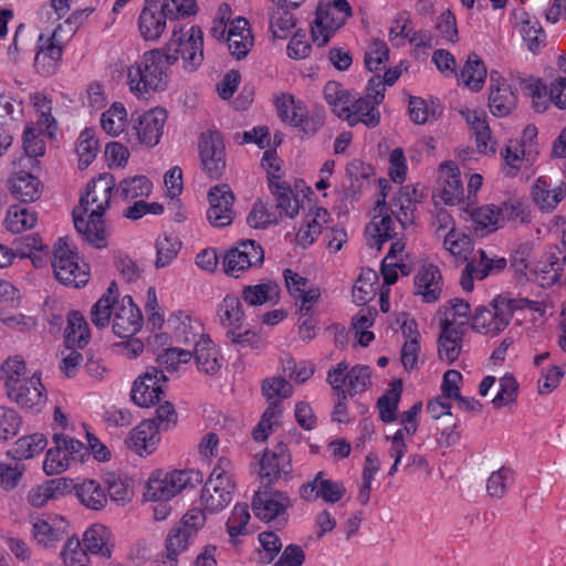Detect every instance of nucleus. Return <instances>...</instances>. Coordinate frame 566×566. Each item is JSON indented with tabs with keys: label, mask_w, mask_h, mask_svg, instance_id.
<instances>
[{
	"label": "nucleus",
	"mask_w": 566,
	"mask_h": 566,
	"mask_svg": "<svg viewBox=\"0 0 566 566\" xmlns=\"http://www.w3.org/2000/svg\"><path fill=\"white\" fill-rule=\"evenodd\" d=\"M166 55L161 49L145 52L140 61L128 69L127 77L130 91L138 94L164 90L167 83Z\"/></svg>",
	"instance_id": "obj_3"
},
{
	"label": "nucleus",
	"mask_w": 566,
	"mask_h": 566,
	"mask_svg": "<svg viewBox=\"0 0 566 566\" xmlns=\"http://www.w3.org/2000/svg\"><path fill=\"white\" fill-rule=\"evenodd\" d=\"M109 531L103 525H93L83 536V545L92 554H99L103 557H111V549L107 546Z\"/></svg>",
	"instance_id": "obj_45"
},
{
	"label": "nucleus",
	"mask_w": 566,
	"mask_h": 566,
	"mask_svg": "<svg viewBox=\"0 0 566 566\" xmlns=\"http://www.w3.org/2000/svg\"><path fill=\"white\" fill-rule=\"evenodd\" d=\"M275 107L279 118L291 126L297 125L302 120L303 108L301 101H296L292 95H282L276 97Z\"/></svg>",
	"instance_id": "obj_49"
},
{
	"label": "nucleus",
	"mask_w": 566,
	"mask_h": 566,
	"mask_svg": "<svg viewBox=\"0 0 566 566\" xmlns=\"http://www.w3.org/2000/svg\"><path fill=\"white\" fill-rule=\"evenodd\" d=\"M167 113L164 108H153L143 114H133L134 129L138 140L149 147L157 145L163 135Z\"/></svg>",
	"instance_id": "obj_14"
},
{
	"label": "nucleus",
	"mask_w": 566,
	"mask_h": 566,
	"mask_svg": "<svg viewBox=\"0 0 566 566\" xmlns=\"http://www.w3.org/2000/svg\"><path fill=\"white\" fill-rule=\"evenodd\" d=\"M370 368L368 366L357 365L347 373L346 394L355 396L365 391L370 386Z\"/></svg>",
	"instance_id": "obj_61"
},
{
	"label": "nucleus",
	"mask_w": 566,
	"mask_h": 566,
	"mask_svg": "<svg viewBox=\"0 0 566 566\" xmlns=\"http://www.w3.org/2000/svg\"><path fill=\"white\" fill-rule=\"evenodd\" d=\"M566 190L563 187L549 188L545 179L538 178L532 187L534 203L545 212L553 211L564 199Z\"/></svg>",
	"instance_id": "obj_33"
},
{
	"label": "nucleus",
	"mask_w": 566,
	"mask_h": 566,
	"mask_svg": "<svg viewBox=\"0 0 566 566\" xmlns=\"http://www.w3.org/2000/svg\"><path fill=\"white\" fill-rule=\"evenodd\" d=\"M56 31L50 36L39 35V45L34 56V69L42 76L53 75L62 59L63 48L55 40Z\"/></svg>",
	"instance_id": "obj_19"
},
{
	"label": "nucleus",
	"mask_w": 566,
	"mask_h": 566,
	"mask_svg": "<svg viewBox=\"0 0 566 566\" xmlns=\"http://www.w3.org/2000/svg\"><path fill=\"white\" fill-rule=\"evenodd\" d=\"M353 92L343 88L342 84L329 81L324 86V98L332 106L333 112L339 117V109L350 105V95Z\"/></svg>",
	"instance_id": "obj_59"
},
{
	"label": "nucleus",
	"mask_w": 566,
	"mask_h": 566,
	"mask_svg": "<svg viewBox=\"0 0 566 566\" xmlns=\"http://www.w3.org/2000/svg\"><path fill=\"white\" fill-rule=\"evenodd\" d=\"M51 265L55 277L64 285L80 287L88 281V273L80 268L77 255L63 238H60L53 247Z\"/></svg>",
	"instance_id": "obj_9"
},
{
	"label": "nucleus",
	"mask_w": 566,
	"mask_h": 566,
	"mask_svg": "<svg viewBox=\"0 0 566 566\" xmlns=\"http://www.w3.org/2000/svg\"><path fill=\"white\" fill-rule=\"evenodd\" d=\"M563 266L558 255L546 253L536 263L534 269L535 279L542 286H551L560 279Z\"/></svg>",
	"instance_id": "obj_39"
},
{
	"label": "nucleus",
	"mask_w": 566,
	"mask_h": 566,
	"mask_svg": "<svg viewBox=\"0 0 566 566\" xmlns=\"http://www.w3.org/2000/svg\"><path fill=\"white\" fill-rule=\"evenodd\" d=\"M478 253L480 254V261H468L461 274L460 284L465 292H471L473 290L474 279L482 280L492 272V264L489 262V258L485 252L483 250H479Z\"/></svg>",
	"instance_id": "obj_43"
},
{
	"label": "nucleus",
	"mask_w": 566,
	"mask_h": 566,
	"mask_svg": "<svg viewBox=\"0 0 566 566\" xmlns=\"http://www.w3.org/2000/svg\"><path fill=\"white\" fill-rule=\"evenodd\" d=\"M209 209L207 218L209 222L217 228L231 224L234 211L232 209L234 196L230 187L226 184L212 187L208 192Z\"/></svg>",
	"instance_id": "obj_13"
},
{
	"label": "nucleus",
	"mask_w": 566,
	"mask_h": 566,
	"mask_svg": "<svg viewBox=\"0 0 566 566\" xmlns=\"http://www.w3.org/2000/svg\"><path fill=\"white\" fill-rule=\"evenodd\" d=\"M151 182L145 176H135L119 182L118 191L125 200H133L138 197H147L151 191Z\"/></svg>",
	"instance_id": "obj_55"
},
{
	"label": "nucleus",
	"mask_w": 566,
	"mask_h": 566,
	"mask_svg": "<svg viewBox=\"0 0 566 566\" xmlns=\"http://www.w3.org/2000/svg\"><path fill=\"white\" fill-rule=\"evenodd\" d=\"M402 391V381L400 379H395L391 381L389 389L378 398L377 408L379 410L380 419L388 423L396 420V412L398 409V405L400 401V396Z\"/></svg>",
	"instance_id": "obj_42"
},
{
	"label": "nucleus",
	"mask_w": 566,
	"mask_h": 566,
	"mask_svg": "<svg viewBox=\"0 0 566 566\" xmlns=\"http://www.w3.org/2000/svg\"><path fill=\"white\" fill-rule=\"evenodd\" d=\"M199 155L205 172L212 179L221 178L226 170V148L219 132L208 130L201 133Z\"/></svg>",
	"instance_id": "obj_10"
},
{
	"label": "nucleus",
	"mask_w": 566,
	"mask_h": 566,
	"mask_svg": "<svg viewBox=\"0 0 566 566\" xmlns=\"http://www.w3.org/2000/svg\"><path fill=\"white\" fill-rule=\"evenodd\" d=\"M38 221L36 213L21 205L12 206L7 213L6 226L7 229L13 233H20L24 230L31 229Z\"/></svg>",
	"instance_id": "obj_47"
},
{
	"label": "nucleus",
	"mask_w": 566,
	"mask_h": 566,
	"mask_svg": "<svg viewBox=\"0 0 566 566\" xmlns=\"http://www.w3.org/2000/svg\"><path fill=\"white\" fill-rule=\"evenodd\" d=\"M378 282V274L371 269L364 270L353 287V297L358 304H366L375 296L374 285Z\"/></svg>",
	"instance_id": "obj_50"
},
{
	"label": "nucleus",
	"mask_w": 566,
	"mask_h": 566,
	"mask_svg": "<svg viewBox=\"0 0 566 566\" xmlns=\"http://www.w3.org/2000/svg\"><path fill=\"white\" fill-rule=\"evenodd\" d=\"M166 64L172 65L179 56L184 67L195 71L203 61V35L199 27L192 25L185 34L174 31L164 49Z\"/></svg>",
	"instance_id": "obj_5"
},
{
	"label": "nucleus",
	"mask_w": 566,
	"mask_h": 566,
	"mask_svg": "<svg viewBox=\"0 0 566 566\" xmlns=\"http://www.w3.org/2000/svg\"><path fill=\"white\" fill-rule=\"evenodd\" d=\"M91 338L90 327L85 317L77 311L67 316V326L64 333L65 347L77 346L84 348Z\"/></svg>",
	"instance_id": "obj_34"
},
{
	"label": "nucleus",
	"mask_w": 566,
	"mask_h": 566,
	"mask_svg": "<svg viewBox=\"0 0 566 566\" xmlns=\"http://www.w3.org/2000/svg\"><path fill=\"white\" fill-rule=\"evenodd\" d=\"M198 369L207 375H216L221 364L219 361V353L213 346L211 339L207 336L206 338L199 339L192 352Z\"/></svg>",
	"instance_id": "obj_36"
},
{
	"label": "nucleus",
	"mask_w": 566,
	"mask_h": 566,
	"mask_svg": "<svg viewBox=\"0 0 566 566\" xmlns=\"http://www.w3.org/2000/svg\"><path fill=\"white\" fill-rule=\"evenodd\" d=\"M440 328L441 333L438 339L439 357L448 364H452L461 353L462 338L465 332L448 326H440Z\"/></svg>",
	"instance_id": "obj_35"
},
{
	"label": "nucleus",
	"mask_w": 566,
	"mask_h": 566,
	"mask_svg": "<svg viewBox=\"0 0 566 566\" xmlns=\"http://www.w3.org/2000/svg\"><path fill=\"white\" fill-rule=\"evenodd\" d=\"M168 380L164 371L155 366L147 367L133 384L130 397L139 407L148 408L159 402L163 386Z\"/></svg>",
	"instance_id": "obj_12"
},
{
	"label": "nucleus",
	"mask_w": 566,
	"mask_h": 566,
	"mask_svg": "<svg viewBox=\"0 0 566 566\" xmlns=\"http://www.w3.org/2000/svg\"><path fill=\"white\" fill-rule=\"evenodd\" d=\"M227 43L230 53L238 60L248 55L253 45V36L245 18L238 17L230 21Z\"/></svg>",
	"instance_id": "obj_25"
},
{
	"label": "nucleus",
	"mask_w": 566,
	"mask_h": 566,
	"mask_svg": "<svg viewBox=\"0 0 566 566\" xmlns=\"http://www.w3.org/2000/svg\"><path fill=\"white\" fill-rule=\"evenodd\" d=\"M290 10L282 9L272 13L270 29L274 38L285 39L295 27V18Z\"/></svg>",
	"instance_id": "obj_64"
},
{
	"label": "nucleus",
	"mask_w": 566,
	"mask_h": 566,
	"mask_svg": "<svg viewBox=\"0 0 566 566\" xmlns=\"http://www.w3.org/2000/svg\"><path fill=\"white\" fill-rule=\"evenodd\" d=\"M290 506L289 495L279 490L258 491L252 500V510L255 516L265 522L281 516Z\"/></svg>",
	"instance_id": "obj_16"
},
{
	"label": "nucleus",
	"mask_w": 566,
	"mask_h": 566,
	"mask_svg": "<svg viewBox=\"0 0 566 566\" xmlns=\"http://www.w3.org/2000/svg\"><path fill=\"white\" fill-rule=\"evenodd\" d=\"M513 480V472L507 467H501L493 471L486 480V492L492 499H502Z\"/></svg>",
	"instance_id": "obj_53"
},
{
	"label": "nucleus",
	"mask_w": 566,
	"mask_h": 566,
	"mask_svg": "<svg viewBox=\"0 0 566 566\" xmlns=\"http://www.w3.org/2000/svg\"><path fill=\"white\" fill-rule=\"evenodd\" d=\"M279 295V286L273 282L248 285L242 291L243 300L250 305H262Z\"/></svg>",
	"instance_id": "obj_51"
},
{
	"label": "nucleus",
	"mask_w": 566,
	"mask_h": 566,
	"mask_svg": "<svg viewBox=\"0 0 566 566\" xmlns=\"http://www.w3.org/2000/svg\"><path fill=\"white\" fill-rule=\"evenodd\" d=\"M74 491L80 502L90 510H101L107 503L104 490L94 480H84L82 483L75 484Z\"/></svg>",
	"instance_id": "obj_38"
},
{
	"label": "nucleus",
	"mask_w": 566,
	"mask_h": 566,
	"mask_svg": "<svg viewBox=\"0 0 566 566\" xmlns=\"http://www.w3.org/2000/svg\"><path fill=\"white\" fill-rule=\"evenodd\" d=\"M174 323V337L178 343L196 346L199 339L207 337L202 333L201 324L198 321L191 319L187 314L179 313Z\"/></svg>",
	"instance_id": "obj_37"
},
{
	"label": "nucleus",
	"mask_w": 566,
	"mask_h": 566,
	"mask_svg": "<svg viewBox=\"0 0 566 566\" xmlns=\"http://www.w3.org/2000/svg\"><path fill=\"white\" fill-rule=\"evenodd\" d=\"M443 245L453 256L464 260L473 249L470 237L457 233L454 228H451L446 234Z\"/></svg>",
	"instance_id": "obj_57"
},
{
	"label": "nucleus",
	"mask_w": 566,
	"mask_h": 566,
	"mask_svg": "<svg viewBox=\"0 0 566 566\" xmlns=\"http://www.w3.org/2000/svg\"><path fill=\"white\" fill-rule=\"evenodd\" d=\"M370 167H365L360 161H352L346 166V179L343 182V191L346 199H354L361 192L367 182Z\"/></svg>",
	"instance_id": "obj_40"
},
{
	"label": "nucleus",
	"mask_w": 566,
	"mask_h": 566,
	"mask_svg": "<svg viewBox=\"0 0 566 566\" xmlns=\"http://www.w3.org/2000/svg\"><path fill=\"white\" fill-rule=\"evenodd\" d=\"M217 315L227 332L242 329L244 321L243 305L238 296L227 295L219 304Z\"/></svg>",
	"instance_id": "obj_32"
},
{
	"label": "nucleus",
	"mask_w": 566,
	"mask_h": 566,
	"mask_svg": "<svg viewBox=\"0 0 566 566\" xmlns=\"http://www.w3.org/2000/svg\"><path fill=\"white\" fill-rule=\"evenodd\" d=\"M520 32L531 52L537 53L545 45L546 34L538 21H522Z\"/></svg>",
	"instance_id": "obj_56"
},
{
	"label": "nucleus",
	"mask_w": 566,
	"mask_h": 566,
	"mask_svg": "<svg viewBox=\"0 0 566 566\" xmlns=\"http://www.w3.org/2000/svg\"><path fill=\"white\" fill-rule=\"evenodd\" d=\"M170 17L163 12V4L157 0H146L139 14L138 27L142 36L147 41L158 40L166 29Z\"/></svg>",
	"instance_id": "obj_22"
},
{
	"label": "nucleus",
	"mask_w": 566,
	"mask_h": 566,
	"mask_svg": "<svg viewBox=\"0 0 566 566\" xmlns=\"http://www.w3.org/2000/svg\"><path fill=\"white\" fill-rule=\"evenodd\" d=\"M203 474L196 470H179L169 473L151 474L148 480L145 496L148 500H167L180 493L186 488H195L202 483Z\"/></svg>",
	"instance_id": "obj_6"
},
{
	"label": "nucleus",
	"mask_w": 566,
	"mask_h": 566,
	"mask_svg": "<svg viewBox=\"0 0 566 566\" xmlns=\"http://www.w3.org/2000/svg\"><path fill=\"white\" fill-rule=\"evenodd\" d=\"M415 294L420 295L423 302H437L442 292L440 270L433 264L421 266L415 276Z\"/></svg>",
	"instance_id": "obj_23"
},
{
	"label": "nucleus",
	"mask_w": 566,
	"mask_h": 566,
	"mask_svg": "<svg viewBox=\"0 0 566 566\" xmlns=\"http://www.w3.org/2000/svg\"><path fill=\"white\" fill-rule=\"evenodd\" d=\"M329 213L325 208H315L305 216L296 234V242L303 248L310 247L322 233L323 227L328 221Z\"/></svg>",
	"instance_id": "obj_28"
},
{
	"label": "nucleus",
	"mask_w": 566,
	"mask_h": 566,
	"mask_svg": "<svg viewBox=\"0 0 566 566\" xmlns=\"http://www.w3.org/2000/svg\"><path fill=\"white\" fill-rule=\"evenodd\" d=\"M462 114L474 132L479 151L485 155H494L496 151V142L492 139V132L486 120V114L478 109H468L467 112H462Z\"/></svg>",
	"instance_id": "obj_27"
},
{
	"label": "nucleus",
	"mask_w": 566,
	"mask_h": 566,
	"mask_svg": "<svg viewBox=\"0 0 566 566\" xmlns=\"http://www.w3.org/2000/svg\"><path fill=\"white\" fill-rule=\"evenodd\" d=\"M389 48L379 39H374L365 51L364 62L366 67L370 71H378L379 66L388 60Z\"/></svg>",
	"instance_id": "obj_63"
},
{
	"label": "nucleus",
	"mask_w": 566,
	"mask_h": 566,
	"mask_svg": "<svg viewBox=\"0 0 566 566\" xmlns=\"http://www.w3.org/2000/svg\"><path fill=\"white\" fill-rule=\"evenodd\" d=\"M126 109L120 103H114L108 111L102 114V128L112 136H117L124 130Z\"/></svg>",
	"instance_id": "obj_54"
},
{
	"label": "nucleus",
	"mask_w": 566,
	"mask_h": 566,
	"mask_svg": "<svg viewBox=\"0 0 566 566\" xmlns=\"http://www.w3.org/2000/svg\"><path fill=\"white\" fill-rule=\"evenodd\" d=\"M490 112L497 117H505L516 107L517 97L512 87L504 81L501 82L497 72H491L490 75Z\"/></svg>",
	"instance_id": "obj_21"
},
{
	"label": "nucleus",
	"mask_w": 566,
	"mask_h": 566,
	"mask_svg": "<svg viewBox=\"0 0 566 566\" xmlns=\"http://www.w3.org/2000/svg\"><path fill=\"white\" fill-rule=\"evenodd\" d=\"M21 422V417L14 409L0 406V442L17 436Z\"/></svg>",
	"instance_id": "obj_62"
},
{
	"label": "nucleus",
	"mask_w": 566,
	"mask_h": 566,
	"mask_svg": "<svg viewBox=\"0 0 566 566\" xmlns=\"http://www.w3.org/2000/svg\"><path fill=\"white\" fill-rule=\"evenodd\" d=\"M118 296L117 283L113 281L106 292L93 305L91 319L97 328H104L109 324L111 316L114 313L113 333L119 338L132 337L142 328L143 315L130 295H125L120 303H118Z\"/></svg>",
	"instance_id": "obj_2"
},
{
	"label": "nucleus",
	"mask_w": 566,
	"mask_h": 566,
	"mask_svg": "<svg viewBox=\"0 0 566 566\" xmlns=\"http://www.w3.org/2000/svg\"><path fill=\"white\" fill-rule=\"evenodd\" d=\"M439 180L442 184L440 196L446 205L454 206L463 199L464 188L454 161L449 160L440 165Z\"/></svg>",
	"instance_id": "obj_24"
},
{
	"label": "nucleus",
	"mask_w": 566,
	"mask_h": 566,
	"mask_svg": "<svg viewBox=\"0 0 566 566\" xmlns=\"http://www.w3.org/2000/svg\"><path fill=\"white\" fill-rule=\"evenodd\" d=\"M11 193L21 202H33L40 198V180L25 171H19L9 179Z\"/></svg>",
	"instance_id": "obj_30"
},
{
	"label": "nucleus",
	"mask_w": 566,
	"mask_h": 566,
	"mask_svg": "<svg viewBox=\"0 0 566 566\" xmlns=\"http://www.w3.org/2000/svg\"><path fill=\"white\" fill-rule=\"evenodd\" d=\"M269 189L274 196L276 208L283 211L287 217L293 218L298 212V200L293 197V191L285 181H275L270 178Z\"/></svg>",
	"instance_id": "obj_44"
},
{
	"label": "nucleus",
	"mask_w": 566,
	"mask_h": 566,
	"mask_svg": "<svg viewBox=\"0 0 566 566\" xmlns=\"http://www.w3.org/2000/svg\"><path fill=\"white\" fill-rule=\"evenodd\" d=\"M486 67L478 54L469 55L460 73V80L472 91H480L486 77Z\"/></svg>",
	"instance_id": "obj_41"
},
{
	"label": "nucleus",
	"mask_w": 566,
	"mask_h": 566,
	"mask_svg": "<svg viewBox=\"0 0 566 566\" xmlns=\"http://www.w3.org/2000/svg\"><path fill=\"white\" fill-rule=\"evenodd\" d=\"M7 395L21 408L30 410H40L46 401L45 388L36 374L23 378V381L9 389Z\"/></svg>",
	"instance_id": "obj_17"
},
{
	"label": "nucleus",
	"mask_w": 566,
	"mask_h": 566,
	"mask_svg": "<svg viewBox=\"0 0 566 566\" xmlns=\"http://www.w3.org/2000/svg\"><path fill=\"white\" fill-rule=\"evenodd\" d=\"M499 385L500 390L492 399V405L495 409H501L514 403L518 395V382L512 374L506 373L501 377Z\"/></svg>",
	"instance_id": "obj_52"
},
{
	"label": "nucleus",
	"mask_w": 566,
	"mask_h": 566,
	"mask_svg": "<svg viewBox=\"0 0 566 566\" xmlns=\"http://www.w3.org/2000/svg\"><path fill=\"white\" fill-rule=\"evenodd\" d=\"M346 493L343 482L324 479V472H318L312 481L304 483L300 488V495L303 500L312 502L318 497L326 503H336Z\"/></svg>",
	"instance_id": "obj_18"
},
{
	"label": "nucleus",
	"mask_w": 566,
	"mask_h": 566,
	"mask_svg": "<svg viewBox=\"0 0 566 566\" xmlns=\"http://www.w3.org/2000/svg\"><path fill=\"white\" fill-rule=\"evenodd\" d=\"M105 483L107 485L108 496L113 502L125 504L133 499L134 491L125 479L111 473L107 474Z\"/></svg>",
	"instance_id": "obj_60"
},
{
	"label": "nucleus",
	"mask_w": 566,
	"mask_h": 566,
	"mask_svg": "<svg viewBox=\"0 0 566 566\" xmlns=\"http://www.w3.org/2000/svg\"><path fill=\"white\" fill-rule=\"evenodd\" d=\"M99 150L98 142L95 139L93 129H84L78 138L76 151L80 157V164L87 167L96 157Z\"/></svg>",
	"instance_id": "obj_58"
},
{
	"label": "nucleus",
	"mask_w": 566,
	"mask_h": 566,
	"mask_svg": "<svg viewBox=\"0 0 566 566\" xmlns=\"http://www.w3.org/2000/svg\"><path fill=\"white\" fill-rule=\"evenodd\" d=\"M227 465L229 461L220 459L201 491V501L210 512L223 510L232 500L234 483L226 470Z\"/></svg>",
	"instance_id": "obj_8"
},
{
	"label": "nucleus",
	"mask_w": 566,
	"mask_h": 566,
	"mask_svg": "<svg viewBox=\"0 0 566 566\" xmlns=\"http://www.w3.org/2000/svg\"><path fill=\"white\" fill-rule=\"evenodd\" d=\"M470 312V304L467 301L453 298L438 312L440 326H448L465 332Z\"/></svg>",
	"instance_id": "obj_31"
},
{
	"label": "nucleus",
	"mask_w": 566,
	"mask_h": 566,
	"mask_svg": "<svg viewBox=\"0 0 566 566\" xmlns=\"http://www.w3.org/2000/svg\"><path fill=\"white\" fill-rule=\"evenodd\" d=\"M418 201L417 189L413 186L401 187L394 199V207L398 209L396 219L402 230L412 226L416 220L415 210Z\"/></svg>",
	"instance_id": "obj_29"
},
{
	"label": "nucleus",
	"mask_w": 566,
	"mask_h": 566,
	"mask_svg": "<svg viewBox=\"0 0 566 566\" xmlns=\"http://www.w3.org/2000/svg\"><path fill=\"white\" fill-rule=\"evenodd\" d=\"M350 105L339 109V118L346 120L349 126L358 123L367 127H376L380 120V114L377 107L365 96L360 97L357 93H352Z\"/></svg>",
	"instance_id": "obj_20"
},
{
	"label": "nucleus",
	"mask_w": 566,
	"mask_h": 566,
	"mask_svg": "<svg viewBox=\"0 0 566 566\" xmlns=\"http://www.w3.org/2000/svg\"><path fill=\"white\" fill-rule=\"evenodd\" d=\"M514 306L517 305L509 301V297L499 295L490 307L480 306L475 310L471 327L485 335L495 336L510 324Z\"/></svg>",
	"instance_id": "obj_7"
},
{
	"label": "nucleus",
	"mask_w": 566,
	"mask_h": 566,
	"mask_svg": "<svg viewBox=\"0 0 566 566\" xmlns=\"http://www.w3.org/2000/svg\"><path fill=\"white\" fill-rule=\"evenodd\" d=\"M388 209L384 210L380 213V210L378 211V217H380V220L373 221L370 226L367 228V233L371 235V238L375 239V244L377 250H381L384 243L388 240H392L397 238L398 233L395 232V223L392 218L387 211ZM377 216H375V219Z\"/></svg>",
	"instance_id": "obj_46"
},
{
	"label": "nucleus",
	"mask_w": 566,
	"mask_h": 566,
	"mask_svg": "<svg viewBox=\"0 0 566 566\" xmlns=\"http://www.w3.org/2000/svg\"><path fill=\"white\" fill-rule=\"evenodd\" d=\"M292 472L287 446L280 441L272 451L265 450L260 460V478L272 484Z\"/></svg>",
	"instance_id": "obj_15"
},
{
	"label": "nucleus",
	"mask_w": 566,
	"mask_h": 566,
	"mask_svg": "<svg viewBox=\"0 0 566 566\" xmlns=\"http://www.w3.org/2000/svg\"><path fill=\"white\" fill-rule=\"evenodd\" d=\"M46 447V439L42 433H33L17 440L12 451V457L18 460L30 459L42 452Z\"/></svg>",
	"instance_id": "obj_48"
},
{
	"label": "nucleus",
	"mask_w": 566,
	"mask_h": 566,
	"mask_svg": "<svg viewBox=\"0 0 566 566\" xmlns=\"http://www.w3.org/2000/svg\"><path fill=\"white\" fill-rule=\"evenodd\" d=\"M262 392L270 403L252 432L255 441H264L272 433L273 427L277 424V420L283 412L281 399L291 397L293 387L285 378L271 377L263 380Z\"/></svg>",
	"instance_id": "obj_4"
},
{
	"label": "nucleus",
	"mask_w": 566,
	"mask_h": 566,
	"mask_svg": "<svg viewBox=\"0 0 566 566\" xmlns=\"http://www.w3.org/2000/svg\"><path fill=\"white\" fill-rule=\"evenodd\" d=\"M114 187V176L107 172L101 174L87 184L86 193L81 196L78 206L72 212L77 232L98 249L106 245L103 216L109 207Z\"/></svg>",
	"instance_id": "obj_1"
},
{
	"label": "nucleus",
	"mask_w": 566,
	"mask_h": 566,
	"mask_svg": "<svg viewBox=\"0 0 566 566\" xmlns=\"http://www.w3.org/2000/svg\"><path fill=\"white\" fill-rule=\"evenodd\" d=\"M159 430L155 420H143L130 431L128 448L139 455L150 454L159 441Z\"/></svg>",
	"instance_id": "obj_26"
},
{
	"label": "nucleus",
	"mask_w": 566,
	"mask_h": 566,
	"mask_svg": "<svg viewBox=\"0 0 566 566\" xmlns=\"http://www.w3.org/2000/svg\"><path fill=\"white\" fill-rule=\"evenodd\" d=\"M263 262V248L254 240H242L226 253L223 270L228 275L239 277L244 270L261 266Z\"/></svg>",
	"instance_id": "obj_11"
}]
</instances>
